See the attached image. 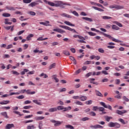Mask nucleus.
Returning <instances> with one entry per match:
<instances>
[{
  "mask_svg": "<svg viewBox=\"0 0 129 129\" xmlns=\"http://www.w3.org/2000/svg\"><path fill=\"white\" fill-rule=\"evenodd\" d=\"M44 3H45V4H48L49 6H50V7H56V8H58L59 7V8H61V9H64L65 7L64 6H71V4L69 3H65L62 1H55L53 2H49L47 0H43Z\"/></svg>",
  "mask_w": 129,
  "mask_h": 129,
  "instance_id": "f257e3e1",
  "label": "nucleus"
},
{
  "mask_svg": "<svg viewBox=\"0 0 129 129\" xmlns=\"http://www.w3.org/2000/svg\"><path fill=\"white\" fill-rule=\"evenodd\" d=\"M102 35H103V36H104V37H106V38H108L109 39H110V40H112V41H113V42H116V43H122V41H121V40L116 39L113 38L111 35H109L106 33H104L102 32Z\"/></svg>",
  "mask_w": 129,
  "mask_h": 129,
  "instance_id": "f03ea898",
  "label": "nucleus"
},
{
  "mask_svg": "<svg viewBox=\"0 0 129 129\" xmlns=\"http://www.w3.org/2000/svg\"><path fill=\"white\" fill-rule=\"evenodd\" d=\"M74 38H79L80 40H78V42L79 43H83L84 44H86V41H85V38L83 36H81L79 35H75L73 36Z\"/></svg>",
  "mask_w": 129,
  "mask_h": 129,
  "instance_id": "7ed1b4c3",
  "label": "nucleus"
},
{
  "mask_svg": "<svg viewBox=\"0 0 129 129\" xmlns=\"http://www.w3.org/2000/svg\"><path fill=\"white\" fill-rule=\"evenodd\" d=\"M60 28H62V29H65V30H68L71 32H73V33H76V34H78V32H77L75 29H72L68 26H64V25H59Z\"/></svg>",
  "mask_w": 129,
  "mask_h": 129,
  "instance_id": "20e7f679",
  "label": "nucleus"
},
{
  "mask_svg": "<svg viewBox=\"0 0 129 129\" xmlns=\"http://www.w3.org/2000/svg\"><path fill=\"white\" fill-rule=\"evenodd\" d=\"M50 122H52V123H54V126L55 127L60 126V125H61V124L63 123V121H57L54 119L50 120Z\"/></svg>",
  "mask_w": 129,
  "mask_h": 129,
  "instance_id": "39448f33",
  "label": "nucleus"
},
{
  "mask_svg": "<svg viewBox=\"0 0 129 129\" xmlns=\"http://www.w3.org/2000/svg\"><path fill=\"white\" fill-rule=\"evenodd\" d=\"M109 9H115V10H121L123 9V6L117 5L115 4H114L113 5H110L109 7Z\"/></svg>",
  "mask_w": 129,
  "mask_h": 129,
  "instance_id": "423d86ee",
  "label": "nucleus"
},
{
  "mask_svg": "<svg viewBox=\"0 0 129 129\" xmlns=\"http://www.w3.org/2000/svg\"><path fill=\"white\" fill-rule=\"evenodd\" d=\"M100 104L102 106H103L105 108H108V109H110V110H112V107L111 106L109 105H106L105 104V103L103 102H100Z\"/></svg>",
  "mask_w": 129,
  "mask_h": 129,
  "instance_id": "0eeeda50",
  "label": "nucleus"
},
{
  "mask_svg": "<svg viewBox=\"0 0 129 129\" xmlns=\"http://www.w3.org/2000/svg\"><path fill=\"white\" fill-rule=\"evenodd\" d=\"M127 112V110H116V113L117 114H119V115H123V114L126 113Z\"/></svg>",
  "mask_w": 129,
  "mask_h": 129,
  "instance_id": "6e6552de",
  "label": "nucleus"
},
{
  "mask_svg": "<svg viewBox=\"0 0 129 129\" xmlns=\"http://www.w3.org/2000/svg\"><path fill=\"white\" fill-rule=\"evenodd\" d=\"M40 25H43V26H46V27H51L52 25L49 24L50 21H46L45 22H39Z\"/></svg>",
  "mask_w": 129,
  "mask_h": 129,
  "instance_id": "1a4fd4ad",
  "label": "nucleus"
},
{
  "mask_svg": "<svg viewBox=\"0 0 129 129\" xmlns=\"http://www.w3.org/2000/svg\"><path fill=\"white\" fill-rule=\"evenodd\" d=\"M53 31H54V32H57L58 33H60V34H63V33H66L65 31L61 29H54Z\"/></svg>",
  "mask_w": 129,
  "mask_h": 129,
  "instance_id": "9d476101",
  "label": "nucleus"
},
{
  "mask_svg": "<svg viewBox=\"0 0 129 129\" xmlns=\"http://www.w3.org/2000/svg\"><path fill=\"white\" fill-rule=\"evenodd\" d=\"M33 102L35 103V104H37L38 105H42V103H41V100H33Z\"/></svg>",
  "mask_w": 129,
  "mask_h": 129,
  "instance_id": "9b49d317",
  "label": "nucleus"
},
{
  "mask_svg": "<svg viewBox=\"0 0 129 129\" xmlns=\"http://www.w3.org/2000/svg\"><path fill=\"white\" fill-rule=\"evenodd\" d=\"M95 81V79L94 78H90V83H92V84H95V85H98V83Z\"/></svg>",
  "mask_w": 129,
  "mask_h": 129,
  "instance_id": "f8f14e48",
  "label": "nucleus"
},
{
  "mask_svg": "<svg viewBox=\"0 0 129 129\" xmlns=\"http://www.w3.org/2000/svg\"><path fill=\"white\" fill-rule=\"evenodd\" d=\"M39 4L37 3L36 2H33L30 3L28 6L29 7H31V8H34V7H36V6H38Z\"/></svg>",
  "mask_w": 129,
  "mask_h": 129,
  "instance_id": "ddd939ff",
  "label": "nucleus"
},
{
  "mask_svg": "<svg viewBox=\"0 0 129 129\" xmlns=\"http://www.w3.org/2000/svg\"><path fill=\"white\" fill-rule=\"evenodd\" d=\"M0 114L5 117V118H9V116H8V113H7V112H2Z\"/></svg>",
  "mask_w": 129,
  "mask_h": 129,
  "instance_id": "4468645a",
  "label": "nucleus"
},
{
  "mask_svg": "<svg viewBox=\"0 0 129 129\" xmlns=\"http://www.w3.org/2000/svg\"><path fill=\"white\" fill-rule=\"evenodd\" d=\"M12 127H15L14 124H7L6 126V129L12 128Z\"/></svg>",
  "mask_w": 129,
  "mask_h": 129,
  "instance_id": "2eb2a0df",
  "label": "nucleus"
},
{
  "mask_svg": "<svg viewBox=\"0 0 129 129\" xmlns=\"http://www.w3.org/2000/svg\"><path fill=\"white\" fill-rule=\"evenodd\" d=\"M61 17H64V18H68L69 19H71V16L66 14V13H62L60 14Z\"/></svg>",
  "mask_w": 129,
  "mask_h": 129,
  "instance_id": "dca6fc26",
  "label": "nucleus"
},
{
  "mask_svg": "<svg viewBox=\"0 0 129 129\" xmlns=\"http://www.w3.org/2000/svg\"><path fill=\"white\" fill-rule=\"evenodd\" d=\"M80 99L81 101H85V100H87V97L85 96L81 95L80 96Z\"/></svg>",
  "mask_w": 129,
  "mask_h": 129,
  "instance_id": "f3484780",
  "label": "nucleus"
},
{
  "mask_svg": "<svg viewBox=\"0 0 129 129\" xmlns=\"http://www.w3.org/2000/svg\"><path fill=\"white\" fill-rule=\"evenodd\" d=\"M95 93H96V95H97V96H100V97H103V95H102V94L100 92H99V91L95 90Z\"/></svg>",
  "mask_w": 129,
  "mask_h": 129,
  "instance_id": "a211bd4d",
  "label": "nucleus"
},
{
  "mask_svg": "<svg viewBox=\"0 0 129 129\" xmlns=\"http://www.w3.org/2000/svg\"><path fill=\"white\" fill-rule=\"evenodd\" d=\"M7 10H9V11H16V9H20L18 7H16V8H14V7H7L6 8Z\"/></svg>",
  "mask_w": 129,
  "mask_h": 129,
  "instance_id": "6ab92c4d",
  "label": "nucleus"
},
{
  "mask_svg": "<svg viewBox=\"0 0 129 129\" xmlns=\"http://www.w3.org/2000/svg\"><path fill=\"white\" fill-rule=\"evenodd\" d=\"M9 103H10V100H4L2 102H0V104H2V105L9 104Z\"/></svg>",
  "mask_w": 129,
  "mask_h": 129,
  "instance_id": "aec40b11",
  "label": "nucleus"
},
{
  "mask_svg": "<svg viewBox=\"0 0 129 129\" xmlns=\"http://www.w3.org/2000/svg\"><path fill=\"white\" fill-rule=\"evenodd\" d=\"M45 118V117L44 116H36L34 118L35 120H42V119H44Z\"/></svg>",
  "mask_w": 129,
  "mask_h": 129,
  "instance_id": "412c9836",
  "label": "nucleus"
},
{
  "mask_svg": "<svg viewBox=\"0 0 129 129\" xmlns=\"http://www.w3.org/2000/svg\"><path fill=\"white\" fill-rule=\"evenodd\" d=\"M92 8L94 10H96V11H98L99 12H104V10L103 9H101V8H99L96 7H92Z\"/></svg>",
  "mask_w": 129,
  "mask_h": 129,
  "instance_id": "4be33fe9",
  "label": "nucleus"
},
{
  "mask_svg": "<svg viewBox=\"0 0 129 129\" xmlns=\"http://www.w3.org/2000/svg\"><path fill=\"white\" fill-rule=\"evenodd\" d=\"M82 19L85 20V21H87L88 22H93L92 19L88 17H82Z\"/></svg>",
  "mask_w": 129,
  "mask_h": 129,
  "instance_id": "5701e85b",
  "label": "nucleus"
},
{
  "mask_svg": "<svg viewBox=\"0 0 129 129\" xmlns=\"http://www.w3.org/2000/svg\"><path fill=\"white\" fill-rule=\"evenodd\" d=\"M64 24H66V25H67L68 26H71V27H75V25L73 24L69 21H64Z\"/></svg>",
  "mask_w": 129,
  "mask_h": 129,
  "instance_id": "b1692460",
  "label": "nucleus"
},
{
  "mask_svg": "<svg viewBox=\"0 0 129 129\" xmlns=\"http://www.w3.org/2000/svg\"><path fill=\"white\" fill-rule=\"evenodd\" d=\"M115 124V122H110L108 124V126H109V127H114Z\"/></svg>",
  "mask_w": 129,
  "mask_h": 129,
  "instance_id": "393cba45",
  "label": "nucleus"
},
{
  "mask_svg": "<svg viewBox=\"0 0 129 129\" xmlns=\"http://www.w3.org/2000/svg\"><path fill=\"white\" fill-rule=\"evenodd\" d=\"M112 30H115V31H118V30H119V27L115 25H113L112 26Z\"/></svg>",
  "mask_w": 129,
  "mask_h": 129,
  "instance_id": "a878e982",
  "label": "nucleus"
},
{
  "mask_svg": "<svg viewBox=\"0 0 129 129\" xmlns=\"http://www.w3.org/2000/svg\"><path fill=\"white\" fill-rule=\"evenodd\" d=\"M26 93H27V94H30V95H33V94H35V93H36V92L33 91V92H31V90H26Z\"/></svg>",
  "mask_w": 129,
  "mask_h": 129,
  "instance_id": "bb28decb",
  "label": "nucleus"
},
{
  "mask_svg": "<svg viewBox=\"0 0 129 129\" xmlns=\"http://www.w3.org/2000/svg\"><path fill=\"white\" fill-rule=\"evenodd\" d=\"M112 118H113V117L111 116H105V119L106 121L109 122L110 119H112Z\"/></svg>",
  "mask_w": 129,
  "mask_h": 129,
  "instance_id": "cd10ccee",
  "label": "nucleus"
},
{
  "mask_svg": "<svg viewBox=\"0 0 129 129\" xmlns=\"http://www.w3.org/2000/svg\"><path fill=\"white\" fill-rule=\"evenodd\" d=\"M48 111L49 112H54L55 111H57V108L54 107V108H51L49 109Z\"/></svg>",
  "mask_w": 129,
  "mask_h": 129,
  "instance_id": "c85d7f7f",
  "label": "nucleus"
},
{
  "mask_svg": "<svg viewBox=\"0 0 129 129\" xmlns=\"http://www.w3.org/2000/svg\"><path fill=\"white\" fill-rule=\"evenodd\" d=\"M52 79H54L56 83H58V82H59V79L57 78V76L56 75L52 76Z\"/></svg>",
  "mask_w": 129,
  "mask_h": 129,
  "instance_id": "c756f323",
  "label": "nucleus"
},
{
  "mask_svg": "<svg viewBox=\"0 0 129 129\" xmlns=\"http://www.w3.org/2000/svg\"><path fill=\"white\" fill-rule=\"evenodd\" d=\"M27 72H29V70L27 69H24L23 70V71L21 72V75H25V74H26V73Z\"/></svg>",
  "mask_w": 129,
  "mask_h": 129,
  "instance_id": "7c9ffc66",
  "label": "nucleus"
},
{
  "mask_svg": "<svg viewBox=\"0 0 129 129\" xmlns=\"http://www.w3.org/2000/svg\"><path fill=\"white\" fill-rule=\"evenodd\" d=\"M71 12L72 13V14H73L74 16H76V17H79V14H78V13H77V12L75 11H72V10H71Z\"/></svg>",
  "mask_w": 129,
  "mask_h": 129,
  "instance_id": "2f4dec72",
  "label": "nucleus"
},
{
  "mask_svg": "<svg viewBox=\"0 0 129 129\" xmlns=\"http://www.w3.org/2000/svg\"><path fill=\"white\" fill-rule=\"evenodd\" d=\"M62 53L64 55H66V56H69V55H70V52H69L68 50H63Z\"/></svg>",
  "mask_w": 129,
  "mask_h": 129,
  "instance_id": "473e14b6",
  "label": "nucleus"
},
{
  "mask_svg": "<svg viewBox=\"0 0 129 129\" xmlns=\"http://www.w3.org/2000/svg\"><path fill=\"white\" fill-rule=\"evenodd\" d=\"M39 76L40 77H42V76H43V78H48V76L47 74H44V73H41Z\"/></svg>",
  "mask_w": 129,
  "mask_h": 129,
  "instance_id": "72a5a7b5",
  "label": "nucleus"
},
{
  "mask_svg": "<svg viewBox=\"0 0 129 129\" xmlns=\"http://www.w3.org/2000/svg\"><path fill=\"white\" fill-rule=\"evenodd\" d=\"M38 127L39 129H43V121H39Z\"/></svg>",
  "mask_w": 129,
  "mask_h": 129,
  "instance_id": "f704fd0d",
  "label": "nucleus"
},
{
  "mask_svg": "<svg viewBox=\"0 0 129 129\" xmlns=\"http://www.w3.org/2000/svg\"><path fill=\"white\" fill-rule=\"evenodd\" d=\"M113 23L114 24H115L116 25H117V26H118V27H120V28L122 27V24H121V23L117 21H114Z\"/></svg>",
  "mask_w": 129,
  "mask_h": 129,
  "instance_id": "c9c22d12",
  "label": "nucleus"
},
{
  "mask_svg": "<svg viewBox=\"0 0 129 129\" xmlns=\"http://www.w3.org/2000/svg\"><path fill=\"white\" fill-rule=\"evenodd\" d=\"M102 19H103V20H110V19H112V18L109 16H102Z\"/></svg>",
  "mask_w": 129,
  "mask_h": 129,
  "instance_id": "e433bc0d",
  "label": "nucleus"
},
{
  "mask_svg": "<svg viewBox=\"0 0 129 129\" xmlns=\"http://www.w3.org/2000/svg\"><path fill=\"white\" fill-rule=\"evenodd\" d=\"M68 110H71V106L63 107V111H68Z\"/></svg>",
  "mask_w": 129,
  "mask_h": 129,
  "instance_id": "4c0bfd02",
  "label": "nucleus"
},
{
  "mask_svg": "<svg viewBox=\"0 0 129 129\" xmlns=\"http://www.w3.org/2000/svg\"><path fill=\"white\" fill-rule=\"evenodd\" d=\"M33 37H34V35L33 34H29L27 37V41H30L31 40V38H33Z\"/></svg>",
  "mask_w": 129,
  "mask_h": 129,
  "instance_id": "58836bf2",
  "label": "nucleus"
},
{
  "mask_svg": "<svg viewBox=\"0 0 129 129\" xmlns=\"http://www.w3.org/2000/svg\"><path fill=\"white\" fill-rule=\"evenodd\" d=\"M36 128V127H35V125L33 124H32L31 125H28L27 126V129H34Z\"/></svg>",
  "mask_w": 129,
  "mask_h": 129,
  "instance_id": "ea45409f",
  "label": "nucleus"
},
{
  "mask_svg": "<svg viewBox=\"0 0 129 129\" xmlns=\"http://www.w3.org/2000/svg\"><path fill=\"white\" fill-rule=\"evenodd\" d=\"M114 127L115 128H119V127H120V124L117 122H115Z\"/></svg>",
  "mask_w": 129,
  "mask_h": 129,
  "instance_id": "a19ab883",
  "label": "nucleus"
},
{
  "mask_svg": "<svg viewBox=\"0 0 129 129\" xmlns=\"http://www.w3.org/2000/svg\"><path fill=\"white\" fill-rule=\"evenodd\" d=\"M118 120V121H120V122H121L122 124H125L126 123L125 121H124V120H123L122 118H119Z\"/></svg>",
  "mask_w": 129,
  "mask_h": 129,
  "instance_id": "79ce46f5",
  "label": "nucleus"
},
{
  "mask_svg": "<svg viewBox=\"0 0 129 129\" xmlns=\"http://www.w3.org/2000/svg\"><path fill=\"white\" fill-rule=\"evenodd\" d=\"M34 53H39V54H41V53H43V51L42 50H39L38 49H35L33 50Z\"/></svg>",
  "mask_w": 129,
  "mask_h": 129,
  "instance_id": "37998d69",
  "label": "nucleus"
},
{
  "mask_svg": "<svg viewBox=\"0 0 129 129\" xmlns=\"http://www.w3.org/2000/svg\"><path fill=\"white\" fill-rule=\"evenodd\" d=\"M55 66H56V63H53L49 66V69L51 70L52 69V68H55Z\"/></svg>",
  "mask_w": 129,
  "mask_h": 129,
  "instance_id": "c03bdc74",
  "label": "nucleus"
},
{
  "mask_svg": "<svg viewBox=\"0 0 129 129\" xmlns=\"http://www.w3.org/2000/svg\"><path fill=\"white\" fill-rule=\"evenodd\" d=\"M75 103L77 105H83V103L79 101H77L76 102H75Z\"/></svg>",
  "mask_w": 129,
  "mask_h": 129,
  "instance_id": "a18cd8bd",
  "label": "nucleus"
},
{
  "mask_svg": "<svg viewBox=\"0 0 129 129\" xmlns=\"http://www.w3.org/2000/svg\"><path fill=\"white\" fill-rule=\"evenodd\" d=\"M13 113H15L16 114H18V115H20V116H23V114H21V112L18 111H14Z\"/></svg>",
  "mask_w": 129,
  "mask_h": 129,
  "instance_id": "49530a36",
  "label": "nucleus"
},
{
  "mask_svg": "<svg viewBox=\"0 0 129 129\" xmlns=\"http://www.w3.org/2000/svg\"><path fill=\"white\" fill-rule=\"evenodd\" d=\"M24 4H30L32 3V0H23Z\"/></svg>",
  "mask_w": 129,
  "mask_h": 129,
  "instance_id": "de8ad7c7",
  "label": "nucleus"
},
{
  "mask_svg": "<svg viewBox=\"0 0 129 129\" xmlns=\"http://www.w3.org/2000/svg\"><path fill=\"white\" fill-rule=\"evenodd\" d=\"M2 16L3 17H7V18H8L9 17H11V15L9 13H4V14H3Z\"/></svg>",
  "mask_w": 129,
  "mask_h": 129,
  "instance_id": "09e8293b",
  "label": "nucleus"
},
{
  "mask_svg": "<svg viewBox=\"0 0 129 129\" xmlns=\"http://www.w3.org/2000/svg\"><path fill=\"white\" fill-rule=\"evenodd\" d=\"M56 109L58 110H63V109H64V107H63V106H58Z\"/></svg>",
  "mask_w": 129,
  "mask_h": 129,
  "instance_id": "8fccbe9b",
  "label": "nucleus"
},
{
  "mask_svg": "<svg viewBox=\"0 0 129 129\" xmlns=\"http://www.w3.org/2000/svg\"><path fill=\"white\" fill-rule=\"evenodd\" d=\"M66 128L74 129V127L71 125H66Z\"/></svg>",
  "mask_w": 129,
  "mask_h": 129,
  "instance_id": "3c124183",
  "label": "nucleus"
},
{
  "mask_svg": "<svg viewBox=\"0 0 129 129\" xmlns=\"http://www.w3.org/2000/svg\"><path fill=\"white\" fill-rule=\"evenodd\" d=\"M16 98H17L18 99H24V98H25V96L23 95H21L20 96L16 97Z\"/></svg>",
  "mask_w": 129,
  "mask_h": 129,
  "instance_id": "603ef678",
  "label": "nucleus"
},
{
  "mask_svg": "<svg viewBox=\"0 0 129 129\" xmlns=\"http://www.w3.org/2000/svg\"><path fill=\"white\" fill-rule=\"evenodd\" d=\"M90 118H88V117H85L84 118H82L81 120H82V121H86V120H89Z\"/></svg>",
  "mask_w": 129,
  "mask_h": 129,
  "instance_id": "864d4df0",
  "label": "nucleus"
},
{
  "mask_svg": "<svg viewBox=\"0 0 129 129\" xmlns=\"http://www.w3.org/2000/svg\"><path fill=\"white\" fill-rule=\"evenodd\" d=\"M91 75H92V72L88 73V74H87L85 75V78H88V77H89L90 76H91Z\"/></svg>",
  "mask_w": 129,
  "mask_h": 129,
  "instance_id": "5fc2aeb1",
  "label": "nucleus"
},
{
  "mask_svg": "<svg viewBox=\"0 0 129 129\" xmlns=\"http://www.w3.org/2000/svg\"><path fill=\"white\" fill-rule=\"evenodd\" d=\"M91 75H92V72L88 73V74H87L85 75V78H88V77H89L90 76H91Z\"/></svg>",
  "mask_w": 129,
  "mask_h": 129,
  "instance_id": "6e6d98bb",
  "label": "nucleus"
},
{
  "mask_svg": "<svg viewBox=\"0 0 129 129\" xmlns=\"http://www.w3.org/2000/svg\"><path fill=\"white\" fill-rule=\"evenodd\" d=\"M88 34L90 35V36H96V33H93L92 32H88Z\"/></svg>",
  "mask_w": 129,
  "mask_h": 129,
  "instance_id": "4d7b16f0",
  "label": "nucleus"
},
{
  "mask_svg": "<svg viewBox=\"0 0 129 129\" xmlns=\"http://www.w3.org/2000/svg\"><path fill=\"white\" fill-rule=\"evenodd\" d=\"M93 102L92 100H89V101H87L85 102L86 104H87L88 105H89V104H92Z\"/></svg>",
  "mask_w": 129,
  "mask_h": 129,
  "instance_id": "13d9d810",
  "label": "nucleus"
},
{
  "mask_svg": "<svg viewBox=\"0 0 129 129\" xmlns=\"http://www.w3.org/2000/svg\"><path fill=\"white\" fill-rule=\"evenodd\" d=\"M90 115H91V116H95L96 115V113L93 111H91L90 112Z\"/></svg>",
  "mask_w": 129,
  "mask_h": 129,
  "instance_id": "bf43d9fd",
  "label": "nucleus"
},
{
  "mask_svg": "<svg viewBox=\"0 0 129 129\" xmlns=\"http://www.w3.org/2000/svg\"><path fill=\"white\" fill-rule=\"evenodd\" d=\"M31 117H33V115H28L27 116H24V118L27 119V118H31Z\"/></svg>",
  "mask_w": 129,
  "mask_h": 129,
  "instance_id": "052dcab7",
  "label": "nucleus"
},
{
  "mask_svg": "<svg viewBox=\"0 0 129 129\" xmlns=\"http://www.w3.org/2000/svg\"><path fill=\"white\" fill-rule=\"evenodd\" d=\"M12 72L13 73V74H14V75H20V73H19L17 71H12Z\"/></svg>",
  "mask_w": 129,
  "mask_h": 129,
  "instance_id": "680f3d73",
  "label": "nucleus"
},
{
  "mask_svg": "<svg viewBox=\"0 0 129 129\" xmlns=\"http://www.w3.org/2000/svg\"><path fill=\"white\" fill-rule=\"evenodd\" d=\"M32 107V106H25L23 107L24 109H30Z\"/></svg>",
  "mask_w": 129,
  "mask_h": 129,
  "instance_id": "e2e57ef3",
  "label": "nucleus"
},
{
  "mask_svg": "<svg viewBox=\"0 0 129 129\" xmlns=\"http://www.w3.org/2000/svg\"><path fill=\"white\" fill-rule=\"evenodd\" d=\"M122 98H123V100H124V101H126V102H128L129 99H128V98H126V96H123L122 97Z\"/></svg>",
  "mask_w": 129,
  "mask_h": 129,
  "instance_id": "0e129e2a",
  "label": "nucleus"
},
{
  "mask_svg": "<svg viewBox=\"0 0 129 129\" xmlns=\"http://www.w3.org/2000/svg\"><path fill=\"white\" fill-rule=\"evenodd\" d=\"M59 44L58 42H54L51 43V46L53 47L54 46H56L57 45H58Z\"/></svg>",
  "mask_w": 129,
  "mask_h": 129,
  "instance_id": "69168bd1",
  "label": "nucleus"
},
{
  "mask_svg": "<svg viewBox=\"0 0 129 129\" xmlns=\"http://www.w3.org/2000/svg\"><path fill=\"white\" fill-rule=\"evenodd\" d=\"M31 102L30 100H26L24 102V104H30Z\"/></svg>",
  "mask_w": 129,
  "mask_h": 129,
  "instance_id": "338daca9",
  "label": "nucleus"
},
{
  "mask_svg": "<svg viewBox=\"0 0 129 129\" xmlns=\"http://www.w3.org/2000/svg\"><path fill=\"white\" fill-rule=\"evenodd\" d=\"M13 47H14L13 46V44H9L8 45L7 47H6V49H11V48H13Z\"/></svg>",
  "mask_w": 129,
  "mask_h": 129,
  "instance_id": "774afa93",
  "label": "nucleus"
}]
</instances>
